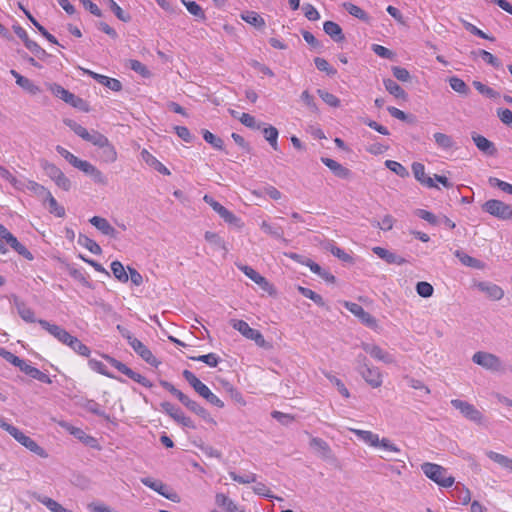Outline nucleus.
Listing matches in <instances>:
<instances>
[{
	"label": "nucleus",
	"instance_id": "obj_24",
	"mask_svg": "<svg viewBox=\"0 0 512 512\" xmlns=\"http://www.w3.org/2000/svg\"><path fill=\"white\" fill-rule=\"evenodd\" d=\"M373 252L379 256L381 259L385 260L388 264H397L402 265L406 263V259L403 257L390 252L389 250L383 248V247H374Z\"/></svg>",
	"mask_w": 512,
	"mask_h": 512
},
{
	"label": "nucleus",
	"instance_id": "obj_45",
	"mask_svg": "<svg viewBox=\"0 0 512 512\" xmlns=\"http://www.w3.org/2000/svg\"><path fill=\"white\" fill-rule=\"evenodd\" d=\"M42 169L45 171L46 175L54 181L60 173H62V170L57 167L55 164L50 163L49 161L42 159L40 161Z\"/></svg>",
	"mask_w": 512,
	"mask_h": 512
},
{
	"label": "nucleus",
	"instance_id": "obj_9",
	"mask_svg": "<svg viewBox=\"0 0 512 512\" xmlns=\"http://www.w3.org/2000/svg\"><path fill=\"white\" fill-rule=\"evenodd\" d=\"M11 436L21 445H23L26 449L29 451L35 453L36 455L46 458L48 454L46 451L39 446L32 438L25 435L21 430H19L17 427L11 434Z\"/></svg>",
	"mask_w": 512,
	"mask_h": 512
},
{
	"label": "nucleus",
	"instance_id": "obj_6",
	"mask_svg": "<svg viewBox=\"0 0 512 512\" xmlns=\"http://www.w3.org/2000/svg\"><path fill=\"white\" fill-rule=\"evenodd\" d=\"M230 324L245 338L253 340L260 347L265 346L266 341L263 335L258 330L251 328L247 322L243 320L232 319Z\"/></svg>",
	"mask_w": 512,
	"mask_h": 512
},
{
	"label": "nucleus",
	"instance_id": "obj_43",
	"mask_svg": "<svg viewBox=\"0 0 512 512\" xmlns=\"http://www.w3.org/2000/svg\"><path fill=\"white\" fill-rule=\"evenodd\" d=\"M204 140L217 150H224V141L209 130H202Z\"/></svg>",
	"mask_w": 512,
	"mask_h": 512
},
{
	"label": "nucleus",
	"instance_id": "obj_38",
	"mask_svg": "<svg viewBox=\"0 0 512 512\" xmlns=\"http://www.w3.org/2000/svg\"><path fill=\"white\" fill-rule=\"evenodd\" d=\"M78 243L95 255H100L102 253L100 245L84 234H79Z\"/></svg>",
	"mask_w": 512,
	"mask_h": 512
},
{
	"label": "nucleus",
	"instance_id": "obj_8",
	"mask_svg": "<svg viewBox=\"0 0 512 512\" xmlns=\"http://www.w3.org/2000/svg\"><path fill=\"white\" fill-rule=\"evenodd\" d=\"M451 405L468 420L478 424L482 422L483 415L474 405L459 399L451 400Z\"/></svg>",
	"mask_w": 512,
	"mask_h": 512
},
{
	"label": "nucleus",
	"instance_id": "obj_63",
	"mask_svg": "<svg viewBox=\"0 0 512 512\" xmlns=\"http://www.w3.org/2000/svg\"><path fill=\"white\" fill-rule=\"evenodd\" d=\"M327 249L338 259H340L343 262L351 263L353 261V257L346 253L343 249L340 247H337L333 244H329Z\"/></svg>",
	"mask_w": 512,
	"mask_h": 512
},
{
	"label": "nucleus",
	"instance_id": "obj_16",
	"mask_svg": "<svg viewBox=\"0 0 512 512\" xmlns=\"http://www.w3.org/2000/svg\"><path fill=\"white\" fill-rule=\"evenodd\" d=\"M98 158L105 164H111L117 160V151L109 139L105 140L103 145L98 147Z\"/></svg>",
	"mask_w": 512,
	"mask_h": 512
},
{
	"label": "nucleus",
	"instance_id": "obj_56",
	"mask_svg": "<svg viewBox=\"0 0 512 512\" xmlns=\"http://www.w3.org/2000/svg\"><path fill=\"white\" fill-rule=\"evenodd\" d=\"M229 476L231 477V479L233 481L238 482L240 484L254 483V482H256V478H257L256 474L251 473V472L245 473L243 475H239L236 472L231 471V472H229Z\"/></svg>",
	"mask_w": 512,
	"mask_h": 512
},
{
	"label": "nucleus",
	"instance_id": "obj_26",
	"mask_svg": "<svg viewBox=\"0 0 512 512\" xmlns=\"http://www.w3.org/2000/svg\"><path fill=\"white\" fill-rule=\"evenodd\" d=\"M348 430L353 432L360 441L364 442L368 446L374 448L377 447L379 437L378 434L373 433L372 431L355 428H348Z\"/></svg>",
	"mask_w": 512,
	"mask_h": 512
},
{
	"label": "nucleus",
	"instance_id": "obj_64",
	"mask_svg": "<svg viewBox=\"0 0 512 512\" xmlns=\"http://www.w3.org/2000/svg\"><path fill=\"white\" fill-rule=\"evenodd\" d=\"M219 216L228 224L234 225L236 227H242L243 223L241 222V219L238 218L236 215H234L231 211H229L227 208H225Z\"/></svg>",
	"mask_w": 512,
	"mask_h": 512
},
{
	"label": "nucleus",
	"instance_id": "obj_25",
	"mask_svg": "<svg viewBox=\"0 0 512 512\" xmlns=\"http://www.w3.org/2000/svg\"><path fill=\"white\" fill-rule=\"evenodd\" d=\"M323 30L337 43L343 42L345 40V35L343 34L342 28L334 21L324 22Z\"/></svg>",
	"mask_w": 512,
	"mask_h": 512
},
{
	"label": "nucleus",
	"instance_id": "obj_33",
	"mask_svg": "<svg viewBox=\"0 0 512 512\" xmlns=\"http://www.w3.org/2000/svg\"><path fill=\"white\" fill-rule=\"evenodd\" d=\"M35 499L44 506H46L47 509H49L51 512H73L47 496L38 494L35 495Z\"/></svg>",
	"mask_w": 512,
	"mask_h": 512
},
{
	"label": "nucleus",
	"instance_id": "obj_10",
	"mask_svg": "<svg viewBox=\"0 0 512 512\" xmlns=\"http://www.w3.org/2000/svg\"><path fill=\"white\" fill-rule=\"evenodd\" d=\"M362 348L367 354L379 362H383L385 364H392L395 362L394 356L378 345L372 343H363Z\"/></svg>",
	"mask_w": 512,
	"mask_h": 512
},
{
	"label": "nucleus",
	"instance_id": "obj_37",
	"mask_svg": "<svg viewBox=\"0 0 512 512\" xmlns=\"http://www.w3.org/2000/svg\"><path fill=\"white\" fill-rule=\"evenodd\" d=\"M307 266H309L312 272L318 274L328 284H333L335 282L334 275H332L327 270L323 269L319 264L315 263L311 259H308Z\"/></svg>",
	"mask_w": 512,
	"mask_h": 512
},
{
	"label": "nucleus",
	"instance_id": "obj_52",
	"mask_svg": "<svg viewBox=\"0 0 512 512\" xmlns=\"http://www.w3.org/2000/svg\"><path fill=\"white\" fill-rule=\"evenodd\" d=\"M111 270L115 278H117L119 281L123 283L128 281V273L120 261H113L111 263Z\"/></svg>",
	"mask_w": 512,
	"mask_h": 512
},
{
	"label": "nucleus",
	"instance_id": "obj_55",
	"mask_svg": "<svg viewBox=\"0 0 512 512\" xmlns=\"http://www.w3.org/2000/svg\"><path fill=\"white\" fill-rule=\"evenodd\" d=\"M317 94L327 105L334 107V108H337L340 106V103H341L340 99L337 96H335L334 94H332L326 90H323V89H318Z\"/></svg>",
	"mask_w": 512,
	"mask_h": 512
},
{
	"label": "nucleus",
	"instance_id": "obj_23",
	"mask_svg": "<svg viewBox=\"0 0 512 512\" xmlns=\"http://www.w3.org/2000/svg\"><path fill=\"white\" fill-rule=\"evenodd\" d=\"M129 345L144 361L151 365L156 364V358L152 352L136 337L129 343Z\"/></svg>",
	"mask_w": 512,
	"mask_h": 512
},
{
	"label": "nucleus",
	"instance_id": "obj_3",
	"mask_svg": "<svg viewBox=\"0 0 512 512\" xmlns=\"http://www.w3.org/2000/svg\"><path fill=\"white\" fill-rule=\"evenodd\" d=\"M49 89L55 97L63 100L65 103H67V104L71 105L72 107L77 108L81 111L89 112L90 109H89V105H88L87 101H85L82 98L71 93L70 91L65 89L63 86H61L57 83H53L50 85Z\"/></svg>",
	"mask_w": 512,
	"mask_h": 512
},
{
	"label": "nucleus",
	"instance_id": "obj_41",
	"mask_svg": "<svg viewBox=\"0 0 512 512\" xmlns=\"http://www.w3.org/2000/svg\"><path fill=\"white\" fill-rule=\"evenodd\" d=\"M450 87L457 93L467 96L470 93L468 85L460 78L453 76L449 78Z\"/></svg>",
	"mask_w": 512,
	"mask_h": 512
},
{
	"label": "nucleus",
	"instance_id": "obj_14",
	"mask_svg": "<svg viewBox=\"0 0 512 512\" xmlns=\"http://www.w3.org/2000/svg\"><path fill=\"white\" fill-rule=\"evenodd\" d=\"M78 169L86 175H89L96 184L103 186L108 184L107 177L90 162L84 160Z\"/></svg>",
	"mask_w": 512,
	"mask_h": 512
},
{
	"label": "nucleus",
	"instance_id": "obj_5",
	"mask_svg": "<svg viewBox=\"0 0 512 512\" xmlns=\"http://www.w3.org/2000/svg\"><path fill=\"white\" fill-rule=\"evenodd\" d=\"M358 363V371L364 380L373 388L380 387L382 385V375L379 369L369 366L364 356H358Z\"/></svg>",
	"mask_w": 512,
	"mask_h": 512
},
{
	"label": "nucleus",
	"instance_id": "obj_19",
	"mask_svg": "<svg viewBox=\"0 0 512 512\" xmlns=\"http://www.w3.org/2000/svg\"><path fill=\"white\" fill-rule=\"evenodd\" d=\"M412 172L414 174L415 179L423 186L428 188H438V186L433 181V178L426 175L425 166L420 162H414L412 164Z\"/></svg>",
	"mask_w": 512,
	"mask_h": 512
},
{
	"label": "nucleus",
	"instance_id": "obj_17",
	"mask_svg": "<svg viewBox=\"0 0 512 512\" xmlns=\"http://www.w3.org/2000/svg\"><path fill=\"white\" fill-rule=\"evenodd\" d=\"M472 140L476 147L485 155L487 156H496L497 155V148L495 144L488 140L483 135L472 133Z\"/></svg>",
	"mask_w": 512,
	"mask_h": 512
},
{
	"label": "nucleus",
	"instance_id": "obj_11",
	"mask_svg": "<svg viewBox=\"0 0 512 512\" xmlns=\"http://www.w3.org/2000/svg\"><path fill=\"white\" fill-rule=\"evenodd\" d=\"M38 323L45 329L49 334L55 337L59 342L66 345L72 338V335L62 327L51 324L46 320H38Z\"/></svg>",
	"mask_w": 512,
	"mask_h": 512
},
{
	"label": "nucleus",
	"instance_id": "obj_35",
	"mask_svg": "<svg viewBox=\"0 0 512 512\" xmlns=\"http://www.w3.org/2000/svg\"><path fill=\"white\" fill-rule=\"evenodd\" d=\"M237 266L253 282H255L259 286H262V288H266V286L268 285L266 279L263 276H261L256 270H254L252 267L247 266V265H237Z\"/></svg>",
	"mask_w": 512,
	"mask_h": 512
},
{
	"label": "nucleus",
	"instance_id": "obj_62",
	"mask_svg": "<svg viewBox=\"0 0 512 512\" xmlns=\"http://www.w3.org/2000/svg\"><path fill=\"white\" fill-rule=\"evenodd\" d=\"M108 138L102 133L93 130L92 132L88 131V136H85L84 140L90 142L92 145L96 147H100L103 145L104 141Z\"/></svg>",
	"mask_w": 512,
	"mask_h": 512
},
{
	"label": "nucleus",
	"instance_id": "obj_34",
	"mask_svg": "<svg viewBox=\"0 0 512 512\" xmlns=\"http://www.w3.org/2000/svg\"><path fill=\"white\" fill-rule=\"evenodd\" d=\"M241 19L257 29L265 27V20L255 11H246L241 14Z\"/></svg>",
	"mask_w": 512,
	"mask_h": 512
},
{
	"label": "nucleus",
	"instance_id": "obj_29",
	"mask_svg": "<svg viewBox=\"0 0 512 512\" xmlns=\"http://www.w3.org/2000/svg\"><path fill=\"white\" fill-rule=\"evenodd\" d=\"M58 425L65 429L66 431H68L75 438L79 439L80 441L86 444L94 440L91 436H88L81 428L74 427L73 425L66 421H59Z\"/></svg>",
	"mask_w": 512,
	"mask_h": 512
},
{
	"label": "nucleus",
	"instance_id": "obj_28",
	"mask_svg": "<svg viewBox=\"0 0 512 512\" xmlns=\"http://www.w3.org/2000/svg\"><path fill=\"white\" fill-rule=\"evenodd\" d=\"M179 401L184 406H186L191 412L197 414L198 416L202 417L203 419H207L209 417V413H208V411L204 407H202L196 401L190 399L185 394H183V396L180 397Z\"/></svg>",
	"mask_w": 512,
	"mask_h": 512
},
{
	"label": "nucleus",
	"instance_id": "obj_32",
	"mask_svg": "<svg viewBox=\"0 0 512 512\" xmlns=\"http://www.w3.org/2000/svg\"><path fill=\"white\" fill-rule=\"evenodd\" d=\"M143 160L152 166L156 171L163 175H170L169 169L162 164L159 160H157L151 153H149L146 149L141 152Z\"/></svg>",
	"mask_w": 512,
	"mask_h": 512
},
{
	"label": "nucleus",
	"instance_id": "obj_12",
	"mask_svg": "<svg viewBox=\"0 0 512 512\" xmlns=\"http://www.w3.org/2000/svg\"><path fill=\"white\" fill-rule=\"evenodd\" d=\"M162 410L179 424L185 427H193L192 421L178 407L170 402L161 403Z\"/></svg>",
	"mask_w": 512,
	"mask_h": 512
},
{
	"label": "nucleus",
	"instance_id": "obj_15",
	"mask_svg": "<svg viewBox=\"0 0 512 512\" xmlns=\"http://www.w3.org/2000/svg\"><path fill=\"white\" fill-rule=\"evenodd\" d=\"M89 222L103 235L109 236L112 239H116L118 237V231L109 223L106 218L93 216L89 219Z\"/></svg>",
	"mask_w": 512,
	"mask_h": 512
},
{
	"label": "nucleus",
	"instance_id": "obj_48",
	"mask_svg": "<svg viewBox=\"0 0 512 512\" xmlns=\"http://www.w3.org/2000/svg\"><path fill=\"white\" fill-rule=\"evenodd\" d=\"M56 151L63 157L65 158V160H67L73 167L75 168H79L80 165L82 164V162L84 160H81L79 159L78 157H76L74 154H72L71 152H69L67 149H65L64 147L60 146V145H57L56 146Z\"/></svg>",
	"mask_w": 512,
	"mask_h": 512
},
{
	"label": "nucleus",
	"instance_id": "obj_13",
	"mask_svg": "<svg viewBox=\"0 0 512 512\" xmlns=\"http://www.w3.org/2000/svg\"><path fill=\"white\" fill-rule=\"evenodd\" d=\"M310 448L325 460H335V456L329 444L321 438L312 437L309 442Z\"/></svg>",
	"mask_w": 512,
	"mask_h": 512
},
{
	"label": "nucleus",
	"instance_id": "obj_46",
	"mask_svg": "<svg viewBox=\"0 0 512 512\" xmlns=\"http://www.w3.org/2000/svg\"><path fill=\"white\" fill-rule=\"evenodd\" d=\"M385 166L401 178L409 176V171L401 163L394 160H386Z\"/></svg>",
	"mask_w": 512,
	"mask_h": 512
},
{
	"label": "nucleus",
	"instance_id": "obj_59",
	"mask_svg": "<svg viewBox=\"0 0 512 512\" xmlns=\"http://www.w3.org/2000/svg\"><path fill=\"white\" fill-rule=\"evenodd\" d=\"M314 63L318 70L325 72L329 76H334L337 73L336 69H334L324 58L316 57L314 59Z\"/></svg>",
	"mask_w": 512,
	"mask_h": 512
},
{
	"label": "nucleus",
	"instance_id": "obj_44",
	"mask_svg": "<svg viewBox=\"0 0 512 512\" xmlns=\"http://www.w3.org/2000/svg\"><path fill=\"white\" fill-rule=\"evenodd\" d=\"M66 345L81 356L88 357L90 354V349L85 344H83L77 337L72 336L71 340Z\"/></svg>",
	"mask_w": 512,
	"mask_h": 512
},
{
	"label": "nucleus",
	"instance_id": "obj_36",
	"mask_svg": "<svg viewBox=\"0 0 512 512\" xmlns=\"http://www.w3.org/2000/svg\"><path fill=\"white\" fill-rule=\"evenodd\" d=\"M486 455L493 462L497 463L502 468H504L506 470H509V471H512V459L511 458H509V457H507V456H505L503 454L494 452V451H487Z\"/></svg>",
	"mask_w": 512,
	"mask_h": 512
},
{
	"label": "nucleus",
	"instance_id": "obj_18",
	"mask_svg": "<svg viewBox=\"0 0 512 512\" xmlns=\"http://www.w3.org/2000/svg\"><path fill=\"white\" fill-rule=\"evenodd\" d=\"M83 71L84 73L92 77L94 80H96L99 84L104 85L112 91L119 92L122 90V83L118 79L110 78L108 76L98 74L88 69H84Z\"/></svg>",
	"mask_w": 512,
	"mask_h": 512
},
{
	"label": "nucleus",
	"instance_id": "obj_21",
	"mask_svg": "<svg viewBox=\"0 0 512 512\" xmlns=\"http://www.w3.org/2000/svg\"><path fill=\"white\" fill-rule=\"evenodd\" d=\"M215 503L217 506L222 507L226 512H249L243 506H239L223 493L216 494Z\"/></svg>",
	"mask_w": 512,
	"mask_h": 512
},
{
	"label": "nucleus",
	"instance_id": "obj_4",
	"mask_svg": "<svg viewBox=\"0 0 512 512\" xmlns=\"http://www.w3.org/2000/svg\"><path fill=\"white\" fill-rule=\"evenodd\" d=\"M482 210L500 220L512 219V205L498 199L487 200L482 205Z\"/></svg>",
	"mask_w": 512,
	"mask_h": 512
},
{
	"label": "nucleus",
	"instance_id": "obj_30",
	"mask_svg": "<svg viewBox=\"0 0 512 512\" xmlns=\"http://www.w3.org/2000/svg\"><path fill=\"white\" fill-rule=\"evenodd\" d=\"M4 241L10 245L19 255L23 256L27 260H33L32 253L23 244H21L12 233L5 237Z\"/></svg>",
	"mask_w": 512,
	"mask_h": 512
},
{
	"label": "nucleus",
	"instance_id": "obj_60",
	"mask_svg": "<svg viewBox=\"0 0 512 512\" xmlns=\"http://www.w3.org/2000/svg\"><path fill=\"white\" fill-rule=\"evenodd\" d=\"M184 6L188 10V12L190 14H192L193 16H195L196 18L201 19V20L206 19L203 9L195 1L184 2Z\"/></svg>",
	"mask_w": 512,
	"mask_h": 512
},
{
	"label": "nucleus",
	"instance_id": "obj_57",
	"mask_svg": "<svg viewBox=\"0 0 512 512\" xmlns=\"http://www.w3.org/2000/svg\"><path fill=\"white\" fill-rule=\"evenodd\" d=\"M462 24L464 26V28L469 31L471 34L477 36V37H480L482 39H486V40H489V41H495V37L493 36H490L488 34H486L485 32H483L482 30H480L479 28H477L475 25H473L472 23L468 22V21H465L463 20L462 21Z\"/></svg>",
	"mask_w": 512,
	"mask_h": 512
},
{
	"label": "nucleus",
	"instance_id": "obj_2",
	"mask_svg": "<svg viewBox=\"0 0 512 512\" xmlns=\"http://www.w3.org/2000/svg\"><path fill=\"white\" fill-rule=\"evenodd\" d=\"M472 361L482 368L493 373H504L505 365L495 354L478 351L472 356Z\"/></svg>",
	"mask_w": 512,
	"mask_h": 512
},
{
	"label": "nucleus",
	"instance_id": "obj_22",
	"mask_svg": "<svg viewBox=\"0 0 512 512\" xmlns=\"http://www.w3.org/2000/svg\"><path fill=\"white\" fill-rule=\"evenodd\" d=\"M321 162L327 166L335 176L341 179H348L351 176V171L348 168L331 158L322 157Z\"/></svg>",
	"mask_w": 512,
	"mask_h": 512
},
{
	"label": "nucleus",
	"instance_id": "obj_54",
	"mask_svg": "<svg viewBox=\"0 0 512 512\" xmlns=\"http://www.w3.org/2000/svg\"><path fill=\"white\" fill-rule=\"evenodd\" d=\"M456 256L459 258L461 263L464 264L465 266L477 268V269L483 267V263L479 259L471 257V256L467 255L466 253L457 251Z\"/></svg>",
	"mask_w": 512,
	"mask_h": 512
},
{
	"label": "nucleus",
	"instance_id": "obj_31",
	"mask_svg": "<svg viewBox=\"0 0 512 512\" xmlns=\"http://www.w3.org/2000/svg\"><path fill=\"white\" fill-rule=\"evenodd\" d=\"M20 8L23 9L24 13L28 17V19L32 22V24L38 29V31L52 44L58 45L62 48L65 46L63 44H60L55 36H53L51 33H49L45 27H43L31 14L29 11L25 10L22 5H20Z\"/></svg>",
	"mask_w": 512,
	"mask_h": 512
},
{
	"label": "nucleus",
	"instance_id": "obj_1",
	"mask_svg": "<svg viewBox=\"0 0 512 512\" xmlns=\"http://www.w3.org/2000/svg\"><path fill=\"white\" fill-rule=\"evenodd\" d=\"M421 470L427 478L441 487H451L455 482V478L448 475L447 470L441 465L425 462L421 465Z\"/></svg>",
	"mask_w": 512,
	"mask_h": 512
},
{
	"label": "nucleus",
	"instance_id": "obj_51",
	"mask_svg": "<svg viewBox=\"0 0 512 512\" xmlns=\"http://www.w3.org/2000/svg\"><path fill=\"white\" fill-rule=\"evenodd\" d=\"M261 229L265 233L271 235L272 237L280 239V240L286 242V239L284 238V231H283V229L280 226L273 227L267 221H263L261 223Z\"/></svg>",
	"mask_w": 512,
	"mask_h": 512
},
{
	"label": "nucleus",
	"instance_id": "obj_58",
	"mask_svg": "<svg viewBox=\"0 0 512 512\" xmlns=\"http://www.w3.org/2000/svg\"><path fill=\"white\" fill-rule=\"evenodd\" d=\"M64 124L68 126L76 135L81 137L83 140L85 136H88V130L72 119H64Z\"/></svg>",
	"mask_w": 512,
	"mask_h": 512
},
{
	"label": "nucleus",
	"instance_id": "obj_42",
	"mask_svg": "<svg viewBox=\"0 0 512 512\" xmlns=\"http://www.w3.org/2000/svg\"><path fill=\"white\" fill-rule=\"evenodd\" d=\"M262 132H263L264 138L268 141L270 146L275 151H277L278 150L277 139H278V135H279L278 130L274 126L269 125L268 127H265Z\"/></svg>",
	"mask_w": 512,
	"mask_h": 512
},
{
	"label": "nucleus",
	"instance_id": "obj_50",
	"mask_svg": "<svg viewBox=\"0 0 512 512\" xmlns=\"http://www.w3.org/2000/svg\"><path fill=\"white\" fill-rule=\"evenodd\" d=\"M473 86L475 87V89L485 95L486 97L490 98V99H497L500 97V93L497 92L496 90H494L493 88L483 84L482 82L480 81H474L473 82Z\"/></svg>",
	"mask_w": 512,
	"mask_h": 512
},
{
	"label": "nucleus",
	"instance_id": "obj_20",
	"mask_svg": "<svg viewBox=\"0 0 512 512\" xmlns=\"http://www.w3.org/2000/svg\"><path fill=\"white\" fill-rule=\"evenodd\" d=\"M345 307L368 327H375L376 320L357 303L345 302Z\"/></svg>",
	"mask_w": 512,
	"mask_h": 512
},
{
	"label": "nucleus",
	"instance_id": "obj_39",
	"mask_svg": "<svg viewBox=\"0 0 512 512\" xmlns=\"http://www.w3.org/2000/svg\"><path fill=\"white\" fill-rule=\"evenodd\" d=\"M14 305L17 309L19 316L26 322H35L33 311L28 308L23 302H20L18 298L14 297Z\"/></svg>",
	"mask_w": 512,
	"mask_h": 512
},
{
	"label": "nucleus",
	"instance_id": "obj_27",
	"mask_svg": "<svg viewBox=\"0 0 512 512\" xmlns=\"http://www.w3.org/2000/svg\"><path fill=\"white\" fill-rule=\"evenodd\" d=\"M385 89L397 99L407 100L408 94L406 91L393 79L386 78L383 80Z\"/></svg>",
	"mask_w": 512,
	"mask_h": 512
},
{
	"label": "nucleus",
	"instance_id": "obj_47",
	"mask_svg": "<svg viewBox=\"0 0 512 512\" xmlns=\"http://www.w3.org/2000/svg\"><path fill=\"white\" fill-rule=\"evenodd\" d=\"M107 3L111 11L119 20L125 23L131 21V15L127 12H124L123 9L114 0H107Z\"/></svg>",
	"mask_w": 512,
	"mask_h": 512
},
{
	"label": "nucleus",
	"instance_id": "obj_53",
	"mask_svg": "<svg viewBox=\"0 0 512 512\" xmlns=\"http://www.w3.org/2000/svg\"><path fill=\"white\" fill-rule=\"evenodd\" d=\"M45 199L49 204L50 213L55 214L57 217L65 216V208L58 204L56 199L52 196L51 192H47V197Z\"/></svg>",
	"mask_w": 512,
	"mask_h": 512
},
{
	"label": "nucleus",
	"instance_id": "obj_7",
	"mask_svg": "<svg viewBox=\"0 0 512 512\" xmlns=\"http://www.w3.org/2000/svg\"><path fill=\"white\" fill-rule=\"evenodd\" d=\"M140 481L143 485H145L146 487H149L150 489L159 493L166 499H168L172 502H175V503H178L180 501L179 495L176 492H174L172 489H170L162 481L151 478V477H143L140 479Z\"/></svg>",
	"mask_w": 512,
	"mask_h": 512
},
{
	"label": "nucleus",
	"instance_id": "obj_49",
	"mask_svg": "<svg viewBox=\"0 0 512 512\" xmlns=\"http://www.w3.org/2000/svg\"><path fill=\"white\" fill-rule=\"evenodd\" d=\"M434 140L440 148L445 150L451 149L454 146L453 138L445 133L436 132Z\"/></svg>",
	"mask_w": 512,
	"mask_h": 512
},
{
	"label": "nucleus",
	"instance_id": "obj_40",
	"mask_svg": "<svg viewBox=\"0 0 512 512\" xmlns=\"http://www.w3.org/2000/svg\"><path fill=\"white\" fill-rule=\"evenodd\" d=\"M343 7L350 15H352L364 22H369V20H370L369 15L359 6H357L351 2H345V3H343Z\"/></svg>",
	"mask_w": 512,
	"mask_h": 512
},
{
	"label": "nucleus",
	"instance_id": "obj_61",
	"mask_svg": "<svg viewBox=\"0 0 512 512\" xmlns=\"http://www.w3.org/2000/svg\"><path fill=\"white\" fill-rule=\"evenodd\" d=\"M478 55H479V57L482 58V60L484 62L491 65L492 67H494V68L501 67V61L496 56H494L492 53H490L486 50L480 49V50H478Z\"/></svg>",
	"mask_w": 512,
	"mask_h": 512
}]
</instances>
